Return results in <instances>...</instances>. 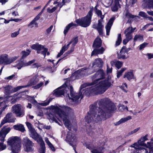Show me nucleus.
<instances>
[{
    "mask_svg": "<svg viewBox=\"0 0 153 153\" xmlns=\"http://www.w3.org/2000/svg\"><path fill=\"white\" fill-rule=\"evenodd\" d=\"M100 107L95 105L91 106L90 110L85 117L88 123H94L105 119L106 113L114 110V105L108 98L101 99L98 102Z\"/></svg>",
    "mask_w": 153,
    "mask_h": 153,
    "instance_id": "f257e3e1",
    "label": "nucleus"
},
{
    "mask_svg": "<svg viewBox=\"0 0 153 153\" xmlns=\"http://www.w3.org/2000/svg\"><path fill=\"white\" fill-rule=\"evenodd\" d=\"M105 77V74L103 70L100 69L91 76L92 82L89 85H94V86L86 88L82 91L83 94L88 96L90 94L96 95L103 94L111 86V83L108 80H100Z\"/></svg>",
    "mask_w": 153,
    "mask_h": 153,
    "instance_id": "f03ea898",
    "label": "nucleus"
},
{
    "mask_svg": "<svg viewBox=\"0 0 153 153\" xmlns=\"http://www.w3.org/2000/svg\"><path fill=\"white\" fill-rule=\"evenodd\" d=\"M47 109H51L56 112V113L62 119L65 126L70 130L72 126L71 120L74 114L73 110L70 107L51 105L48 107Z\"/></svg>",
    "mask_w": 153,
    "mask_h": 153,
    "instance_id": "7ed1b4c3",
    "label": "nucleus"
},
{
    "mask_svg": "<svg viewBox=\"0 0 153 153\" xmlns=\"http://www.w3.org/2000/svg\"><path fill=\"white\" fill-rule=\"evenodd\" d=\"M7 143L11 147L12 152L14 153H18L20 151L21 146L18 137L15 136L10 137L8 139Z\"/></svg>",
    "mask_w": 153,
    "mask_h": 153,
    "instance_id": "20e7f679",
    "label": "nucleus"
},
{
    "mask_svg": "<svg viewBox=\"0 0 153 153\" xmlns=\"http://www.w3.org/2000/svg\"><path fill=\"white\" fill-rule=\"evenodd\" d=\"M92 15V11L90 10L85 17L76 19V22L80 26L85 27H87L91 23Z\"/></svg>",
    "mask_w": 153,
    "mask_h": 153,
    "instance_id": "39448f33",
    "label": "nucleus"
},
{
    "mask_svg": "<svg viewBox=\"0 0 153 153\" xmlns=\"http://www.w3.org/2000/svg\"><path fill=\"white\" fill-rule=\"evenodd\" d=\"M78 42V37H76L73 38L71 40V41L69 42L67 45H65L62 47L60 51V52L58 54L57 57H59L62 55L63 53L68 48L69 45L71 44V50L68 51L67 53L68 54H70L71 52H73L74 50V48L75 46Z\"/></svg>",
    "mask_w": 153,
    "mask_h": 153,
    "instance_id": "423d86ee",
    "label": "nucleus"
},
{
    "mask_svg": "<svg viewBox=\"0 0 153 153\" xmlns=\"http://www.w3.org/2000/svg\"><path fill=\"white\" fill-rule=\"evenodd\" d=\"M147 140L146 136L141 137L140 139L138 140L137 142L134 143L133 145L131 146L130 147H132L133 149H132L134 153H139L140 151L142 150L143 148L140 146H146L147 144L145 143L144 142Z\"/></svg>",
    "mask_w": 153,
    "mask_h": 153,
    "instance_id": "0eeeda50",
    "label": "nucleus"
},
{
    "mask_svg": "<svg viewBox=\"0 0 153 153\" xmlns=\"http://www.w3.org/2000/svg\"><path fill=\"white\" fill-rule=\"evenodd\" d=\"M19 56H14L8 58V55L7 54H3L0 55V65L3 64L4 65H9L16 60Z\"/></svg>",
    "mask_w": 153,
    "mask_h": 153,
    "instance_id": "6e6552de",
    "label": "nucleus"
},
{
    "mask_svg": "<svg viewBox=\"0 0 153 153\" xmlns=\"http://www.w3.org/2000/svg\"><path fill=\"white\" fill-rule=\"evenodd\" d=\"M11 111L17 117H22L25 114L24 108L20 104H17L13 105L12 107Z\"/></svg>",
    "mask_w": 153,
    "mask_h": 153,
    "instance_id": "1a4fd4ad",
    "label": "nucleus"
},
{
    "mask_svg": "<svg viewBox=\"0 0 153 153\" xmlns=\"http://www.w3.org/2000/svg\"><path fill=\"white\" fill-rule=\"evenodd\" d=\"M31 48L33 49L36 50L38 53H41L45 57L46 54L47 55H50V53L48 51V49L45 48L44 46L38 44L33 45L31 46Z\"/></svg>",
    "mask_w": 153,
    "mask_h": 153,
    "instance_id": "9d476101",
    "label": "nucleus"
},
{
    "mask_svg": "<svg viewBox=\"0 0 153 153\" xmlns=\"http://www.w3.org/2000/svg\"><path fill=\"white\" fill-rule=\"evenodd\" d=\"M70 97L68 95V97L70 100L74 102L78 101L80 99V100L83 98L82 94L80 93H76L73 91V88L72 86H70Z\"/></svg>",
    "mask_w": 153,
    "mask_h": 153,
    "instance_id": "9b49d317",
    "label": "nucleus"
},
{
    "mask_svg": "<svg viewBox=\"0 0 153 153\" xmlns=\"http://www.w3.org/2000/svg\"><path fill=\"white\" fill-rule=\"evenodd\" d=\"M96 12L98 16L100 17L101 19L98 20V23L97 29L98 30L99 34L100 35H102L103 34L102 28L103 26L102 25V19L104 17L105 13L102 14V12L100 10H96Z\"/></svg>",
    "mask_w": 153,
    "mask_h": 153,
    "instance_id": "f8f14e48",
    "label": "nucleus"
},
{
    "mask_svg": "<svg viewBox=\"0 0 153 153\" xmlns=\"http://www.w3.org/2000/svg\"><path fill=\"white\" fill-rule=\"evenodd\" d=\"M66 140L69 143L70 145L73 148L76 153H77L74 149V146L76 144V139L74 134L71 132H69L67 134L66 137Z\"/></svg>",
    "mask_w": 153,
    "mask_h": 153,
    "instance_id": "ddd939ff",
    "label": "nucleus"
},
{
    "mask_svg": "<svg viewBox=\"0 0 153 153\" xmlns=\"http://www.w3.org/2000/svg\"><path fill=\"white\" fill-rule=\"evenodd\" d=\"M13 114L11 113H8L4 117L0 124V127H1L5 123H13L15 122L16 118L12 117Z\"/></svg>",
    "mask_w": 153,
    "mask_h": 153,
    "instance_id": "4468645a",
    "label": "nucleus"
},
{
    "mask_svg": "<svg viewBox=\"0 0 153 153\" xmlns=\"http://www.w3.org/2000/svg\"><path fill=\"white\" fill-rule=\"evenodd\" d=\"M23 141L25 151L27 152L31 151L32 150V147L34 146V143L27 137L24 138Z\"/></svg>",
    "mask_w": 153,
    "mask_h": 153,
    "instance_id": "2eb2a0df",
    "label": "nucleus"
},
{
    "mask_svg": "<svg viewBox=\"0 0 153 153\" xmlns=\"http://www.w3.org/2000/svg\"><path fill=\"white\" fill-rule=\"evenodd\" d=\"M68 89L67 87L62 86L54 91L53 95L57 97L63 95L65 93H66V91Z\"/></svg>",
    "mask_w": 153,
    "mask_h": 153,
    "instance_id": "dca6fc26",
    "label": "nucleus"
},
{
    "mask_svg": "<svg viewBox=\"0 0 153 153\" xmlns=\"http://www.w3.org/2000/svg\"><path fill=\"white\" fill-rule=\"evenodd\" d=\"M130 48H127L126 47L123 46L120 52L117 54V58L118 59H125L127 57L126 56V54L130 50Z\"/></svg>",
    "mask_w": 153,
    "mask_h": 153,
    "instance_id": "f3484780",
    "label": "nucleus"
},
{
    "mask_svg": "<svg viewBox=\"0 0 153 153\" xmlns=\"http://www.w3.org/2000/svg\"><path fill=\"white\" fill-rule=\"evenodd\" d=\"M10 130V127H4L0 131V141H4V138Z\"/></svg>",
    "mask_w": 153,
    "mask_h": 153,
    "instance_id": "a211bd4d",
    "label": "nucleus"
},
{
    "mask_svg": "<svg viewBox=\"0 0 153 153\" xmlns=\"http://www.w3.org/2000/svg\"><path fill=\"white\" fill-rule=\"evenodd\" d=\"M43 11H42L29 23L28 25V26L31 28L33 27H38V21L40 17V15L42 13Z\"/></svg>",
    "mask_w": 153,
    "mask_h": 153,
    "instance_id": "6ab92c4d",
    "label": "nucleus"
},
{
    "mask_svg": "<svg viewBox=\"0 0 153 153\" xmlns=\"http://www.w3.org/2000/svg\"><path fill=\"white\" fill-rule=\"evenodd\" d=\"M142 6L143 9H153V0H143Z\"/></svg>",
    "mask_w": 153,
    "mask_h": 153,
    "instance_id": "aec40b11",
    "label": "nucleus"
},
{
    "mask_svg": "<svg viewBox=\"0 0 153 153\" xmlns=\"http://www.w3.org/2000/svg\"><path fill=\"white\" fill-rule=\"evenodd\" d=\"M30 137L39 143L40 144V147H43L45 145L42 137L37 133Z\"/></svg>",
    "mask_w": 153,
    "mask_h": 153,
    "instance_id": "412c9836",
    "label": "nucleus"
},
{
    "mask_svg": "<svg viewBox=\"0 0 153 153\" xmlns=\"http://www.w3.org/2000/svg\"><path fill=\"white\" fill-rule=\"evenodd\" d=\"M115 19V17L111 18L109 20L107 25L105 26V27L106 31V34L107 35H108L109 34L111 27L113 24L114 21Z\"/></svg>",
    "mask_w": 153,
    "mask_h": 153,
    "instance_id": "4be33fe9",
    "label": "nucleus"
},
{
    "mask_svg": "<svg viewBox=\"0 0 153 153\" xmlns=\"http://www.w3.org/2000/svg\"><path fill=\"white\" fill-rule=\"evenodd\" d=\"M103 62L100 58L96 59L93 63L92 67L95 68L96 67L101 68L103 65Z\"/></svg>",
    "mask_w": 153,
    "mask_h": 153,
    "instance_id": "5701e85b",
    "label": "nucleus"
},
{
    "mask_svg": "<svg viewBox=\"0 0 153 153\" xmlns=\"http://www.w3.org/2000/svg\"><path fill=\"white\" fill-rule=\"evenodd\" d=\"M26 124L29 129L30 137L37 133L31 124L28 122H26Z\"/></svg>",
    "mask_w": 153,
    "mask_h": 153,
    "instance_id": "b1692460",
    "label": "nucleus"
},
{
    "mask_svg": "<svg viewBox=\"0 0 153 153\" xmlns=\"http://www.w3.org/2000/svg\"><path fill=\"white\" fill-rule=\"evenodd\" d=\"M38 81L39 80L37 78V76H34L30 78L26 85L27 86V87L31 86L36 84Z\"/></svg>",
    "mask_w": 153,
    "mask_h": 153,
    "instance_id": "393cba45",
    "label": "nucleus"
},
{
    "mask_svg": "<svg viewBox=\"0 0 153 153\" xmlns=\"http://www.w3.org/2000/svg\"><path fill=\"white\" fill-rule=\"evenodd\" d=\"M16 63V64L13 66V67L16 68L19 70L22 67H26L25 61L19 60L17 61Z\"/></svg>",
    "mask_w": 153,
    "mask_h": 153,
    "instance_id": "a878e982",
    "label": "nucleus"
},
{
    "mask_svg": "<svg viewBox=\"0 0 153 153\" xmlns=\"http://www.w3.org/2000/svg\"><path fill=\"white\" fill-rule=\"evenodd\" d=\"M147 148V149H145L143 148L142 150H145L146 153H153V146L151 142L150 143L148 142L147 146H146Z\"/></svg>",
    "mask_w": 153,
    "mask_h": 153,
    "instance_id": "bb28decb",
    "label": "nucleus"
},
{
    "mask_svg": "<svg viewBox=\"0 0 153 153\" xmlns=\"http://www.w3.org/2000/svg\"><path fill=\"white\" fill-rule=\"evenodd\" d=\"M101 45L102 40L99 36H97L94 42L93 46L95 48H99L101 46Z\"/></svg>",
    "mask_w": 153,
    "mask_h": 153,
    "instance_id": "cd10ccee",
    "label": "nucleus"
},
{
    "mask_svg": "<svg viewBox=\"0 0 153 153\" xmlns=\"http://www.w3.org/2000/svg\"><path fill=\"white\" fill-rule=\"evenodd\" d=\"M105 50V49L102 47H101L100 48H96L92 51L91 53V55H96L97 54H102L103 53Z\"/></svg>",
    "mask_w": 153,
    "mask_h": 153,
    "instance_id": "c85d7f7f",
    "label": "nucleus"
},
{
    "mask_svg": "<svg viewBox=\"0 0 153 153\" xmlns=\"http://www.w3.org/2000/svg\"><path fill=\"white\" fill-rule=\"evenodd\" d=\"M105 145L103 144L102 145V146H100L99 148H94L93 149H92L91 146L88 145H87L86 146V147L87 148L91 150V151L94 149H96L99 152L101 151H102V152H103L104 150V152L106 153L105 152Z\"/></svg>",
    "mask_w": 153,
    "mask_h": 153,
    "instance_id": "c756f323",
    "label": "nucleus"
},
{
    "mask_svg": "<svg viewBox=\"0 0 153 153\" xmlns=\"http://www.w3.org/2000/svg\"><path fill=\"white\" fill-rule=\"evenodd\" d=\"M131 117L130 116H128L127 117L121 118L119 121L116 123L115 125H118L121 123H124L127 121L131 120Z\"/></svg>",
    "mask_w": 153,
    "mask_h": 153,
    "instance_id": "7c9ffc66",
    "label": "nucleus"
},
{
    "mask_svg": "<svg viewBox=\"0 0 153 153\" xmlns=\"http://www.w3.org/2000/svg\"><path fill=\"white\" fill-rule=\"evenodd\" d=\"M77 26V25L76 24H74L73 22L71 23L68 24V25L65 27L64 31V33L65 35H66V33L68 32L71 28H72L74 27H76Z\"/></svg>",
    "mask_w": 153,
    "mask_h": 153,
    "instance_id": "2f4dec72",
    "label": "nucleus"
},
{
    "mask_svg": "<svg viewBox=\"0 0 153 153\" xmlns=\"http://www.w3.org/2000/svg\"><path fill=\"white\" fill-rule=\"evenodd\" d=\"M7 107V105L4 102H0V118L1 117L3 111Z\"/></svg>",
    "mask_w": 153,
    "mask_h": 153,
    "instance_id": "473e14b6",
    "label": "nucleus"
},
{
    "mask_svg": "<svg viewBox=\"0 0 153 153\" xmlns=\"http://www.w3.org/2000/svg\"><path fill=\"white\" fill-rule=\"evenodd\" d=\"M13 127L14 129L20 131L22 132H24L25 131L24 126L21 124L19 125H15Z\"/></svg>",
    "mask_w": 153,
    "mask_h": 153,
    "instance_id": "72a5a7b5",
    "label": "nucleus"
},
{
    "mask_svg": "<svg viewBox=\"0 0 153 153\" xmlns=\"http://www.w3.org/2000/svg\"><path fill=\"white\" fill-rule=\"evenodd\" d=\"M126 38L124 39L123 41V43L124 45H126L128 42L132 39V34H125Z\"/></svg>",
    "mask_w": 153,
    "mask_h": 153,
    "instance_id": "f704fd0d",
    "label": "nucleus"
},
{
    "mask_svg": "<svg viewBox=\"0 0 153 153\" xmlns=\"http://www.w3.org/2000/svg\"><path fill=\"white\" fill-rule=\"evenodd\" d=\"M87 68H82L76 71L74 75H76L77 74L79 75H82L84 74V73L85 72Z\"/></svg>",
    "mask_w": 153,
    "mask_h": 153,
    "instance_id": "c9c22d12",
    "label": "nucleus"
},
{
    "mask_svg": "<svg viewBox=\"0 0 153 153\" xmlns=\"http://www.w3.org/2000/svg\"><path fill=\"white\" fill-rule=\"evenodd\" d=\"M137 40L143 41V36L139 34L136 35L134 37V41L135 42Z\"/></svg>",
    "mask_w": 153,
    "mask_h": 153,
    "instance_id": "e433bc0d",
    "label": "nucleus"
},
{
    "mask_svg": "<svg viewBox=\"0 0 153 153\" xmlns=\"http://www.w3.org/2000/svg\"><path fill=\"white\" fill-rule=\"evenodd\" d=\"M124 78H126L130 80L134 78L133 74L132 72H129L125 74Z\"/></svg>",
    "mask_w": 153,
    "mask_h": 153,
    "instance_id": "4c0bfd02",
    "label": "nucleus"
},
{
    "mask_svg": "<svg viewBox=\"0 0 153 153\" xmlns=\"http://www.w3.org/2000/svg\"><path fill=\"white\" fill-rule=\"evenodd\" d=\"M120 0H115V4L114 5L112 10H118L120 8L119 1Z\"/></svg>",
    "mask_w": 153,
    "mask_h": 153,
    "instance_id": "58836bf2",
    "label": "nucleus"
},
{
    "mask_svg": "<svg viewBox=\"0 0 153 153\" xmlns=\"http://www.w3.org/2000/svg\"><path fill=\"white\" fill-rule=\"evenodd\" d=\"M30 52V51L29 50H27V52L25 51H22V56L21 60L25 58L28 55Z\"/></svg>",
    "mask_w": 153,
    "mask_h": 153,
    "instance_id": "ea45409f",
    "label": "nucleus"
},
{
    "mask_svg": "<svg viewBox=\"0 0 153 153\" xmlns=\"http://www.w3.org/2000/svg\"><path fill=\"white\" fill-rule=\"evenodd\" d=\"M133 32L132 27L131 26H130L125 30L124 33L127 34H132L131 33Z\"/></svg>",
    "mask_w": 153,
    "mask_h": 153,
    "instance_id": "a19ab883",
    "label": "nucleus"
},
{
    "mask_svg": "<svg viewBox=\"0 0 153 153\" xmlns=\"http://www.w3.org/2000/svg\"><path fill=\"white\" fill-rule=\"evenodd\" d=\"M122 41V38L121 37V34H119L118 35L117 40L116 41V46H118L120 44V43Z\"/></svg>",
    "mask_w": 153,
    "mask_h": 153,
    "instance_id": "79ce46f5",
    "label": "nucleus"
},
{
    "mask_svg": "<svg viewBox=\"0 0 153 153\" xmlns=\"http://www.w3.org/2000/svg\"><path fill=\"white\" fill-rule=\"evenodd\" d=\"M125 16L126 17L130 18L133 19L135 17H138V16H135L134 15H132L130 13H129L128 11H126L125 13Z\"/></svg>",
    "mask_w": 153,
    "mask_h": 153,
    "instance_id": "37998d69",
    "label": "nucleus"
},
{
    "mask_svg": "<svg viewBox=\"0 0 153 153\" xmlns=\"http://www.w3.org/2000/svg\"><path fill=\"white\" fill-rule=\"evenodd\" d=\"M123 62H122L120 61H115V66L118 69H119L123 65Z\"/></svg>",
    "mask_w": 153,
    "mask_h": 153,
    "instance_id": "c03bdc74",
    "label": "nucleus"
},
{
    "mask_svg": "<svg viewBox=\"0 0 153 153\" xmlns=\"http://www.w3.org/2000/svg\"><path fill=\"white\" fill-rule=\"evenodd\" d=\"M126 69V68H123L119 71H117V77L119 78L122 74L123 73Z\"/></svg>",
    "mask_w": 153,
    "mask_h": 153,
    "instance_id": "a18cd8bd",
    "label": "nucleus"
},
{
    "mask_svg": "<svg viewBox=\"0 0 153 153\" xmlns=\"http://www.w3.org/2000/svg\"><path fill=\"white\" fill-rule=\"evenodd\" d=\"M148 43L144 42L141 44L139 46V49L141 51L143 50L147 45Z\"/></svg>",
    "mask_w": 153,
    "mask_h": 153,
    "instance_id": "49530a36",
    "label": "nucleus"
},
{
    "mask_svg": "<svg viewBox=\"0 0 153 153\" xmlns=\"http://www.w3.org/2000/svg\"><path fill=\"white\" fill-rule=\"evenodd\" d=\"M44 82H41L37 84L36 85L33 87V88L34 89H38L41 87L43 85Z\"/></svg>",
    "mask_w": 153,
    "mask_h": 153,
    "instance_id": "de8ad7c7",
    "label": "nucleus"
},
{
    "mask_svg": "<svg viewBox=\"0 0 153 153\" xmlns=\"http://www.w3.org/2000/svg\"><path fill=\"white\" fill-rule=\"evenodd\" d=\"M51 100V99H49L48 101L43 102L40 103H39V104L42 106H46L49 104Z\"/></svg>",
    "mask_w": 153,
    "mask_h": 153,
    "instance_id": "09e8293b",
    "label": "nucleus"
},
{
    "mask_svg": "<svg viewBox=\"0 0 153 153\" xmlns=\"http://www.w3.org/2000/svg\"><path fill=\"white\" fill-rule=\"evenodd\" d=\"M20 30V29H19L18 31L12 33L11 34V37L12 38L16 37L19 33Z\"/></svg>",
    "mask_w": 153,
    "mask_h": 153,
    "instance_id": "8fccbe9b",
    "label": "nucleus"
},
{
    "mask_svg": "<svg viewBox=\"0 0 153 153\" xmlns=\"http://www.w3.org/2000/svg\"><path fill=\"white\" fill-rule=\"evenodd\" d=\"M3 88H4L5 92L7 93H9L10 90L11 88L12 87L11 86L8 85L5 87H3Z\"/></svg>",
    "mask_w": 153,
    "mask_h": 153,
    "instance_id": "3c124183",
    "label": "nucleus"
},
{
    "mask_svg": "<svg viewBox=\"0 0 153 153\" xmlns=\"http://www.w3.org/2000/svg\"><path fill=\"white\" fill-rule=\"evenodd\" d=\"M36 61L35 59H33L31 61H30L28 62H27L25 61V63L26 66H28L30 65L31 64L33 63Z\"/></svg>",
    "mask_w": 153,
    "mask_h": 153,
    "instance_id": "603ef678",
    "label": "nucleus"
},
{
    "mask_svg": "<svg viewBox=\"0 0 153 153\" xmlns=\"http://www.w3.org/2000/svg\"><path fill=\"white\" fill-rule=\"evenodd\" d=\"M6 148V146L4 144L2 143H0V151L5 149Z\"/></svg>",
    "mask_w": 153,
    "mask_h": 153,
    "instance_id": "864d4df0",
    "label": "nucleus"
},
{
    "mask_svg": "<svg viewBox=\"0 0 153 153\" xmlns=\"http://www.w3.org/2000/svg\"><path fill=\"white\" fill-rule=\"evenodd\" d=\"M16 76L15 74H14L8 77H6L5 78V79H9V80H12L13 78H15V77Z\"/></svg>",
    "mask_w": 153,
    "mask_h": 153,
    "instance_id": "5fc2aeb1",
    "label": "nucleus"
},
{
    "mask_svg": "<svg viewBox=\"0 0 153 153\" xmlns=\"http://www.w3.org/2000/svg\"><path fill=\"white\" fill-rule=\"evenodd\" d=\"M140 129V128H138L131 131L129 133V135H131L137 132Z\"/></svg>",
    "mask_w": 153,
    "mask_h": 153,
    "instance_id": "6e6d98bb",
    "label": "nucleus"
},
{
    "mask_svg": "<svg viewBox=\"0 0 153 153\" xmlns=\"http://www.w3.org/2000/svg\"><path fill=\"white\" fill-rule=\"evenodd\" d=\"M145 55L147 57L148 59L153 58V53H147Z\"/></svg>",
    "mask_w": 153,
    "mask_h": 153,
    "instance_id": "4d7b16f0",
    "label": "nucleus"
},
{
    "mask_svg": "<svg viewBox=\"0 0 153 153\" xmlns=\"http://www.w3.org/2000/svg\"><path fill=\"white\" fill-rule=\"evenodd\" d=\"M45 145H44L43 147L41 146L40 147V153H45Z\"/></svg>",
    "mask_w": 153,
    "mask_h": 153,
    "instance_id": "13d9d810",
    "label": "nucleus"
},
{
    "mask_svg": "<svg viewBox=\"0 0 153 153\" xmlns=\"http://www.w3.org/2000/svg\"><path fill=\"white\" fill-rule=\"evenodd\" d=\"M48 119H51L52 120H55V118L54 117V116L51 113H49L48 114Z\"/></svg>",
    "mask_w": 153,
    "mask_h": 153,
    "instance_id": "bf43d9fd",
    "label": "nucleus"
},
{
    "mask_svg": "<svg viewBox=\"0 0 153 153\" xmlns=\"http://www.w3.org/2000/svg\"><path fill=\"white\" fill-rule=\"evenodd\" d=\"M139 14L140 16L144 17L147 18V17L146 14L143 12H140Z\"/></svg>",
    "mask_w": 153,
    "mask_h": 153,
    "instance_id": "052dcab7",
    "label": "nucleus"
},
{
    "mask_svg": "<svg viewBox=\"0 0 153 153\" xmlns=\"http://www.w3.org/2000/svg\"><path fill=\"white\" fill-rule=\"evenodd\" d=\"M91 152H92V153H105L104 152V150L103 152L101 151L99 152L96 149H94L92 150Z\"/></svg>",
    "mask_w": 153,
    "mask_h": 153,
    "instance_id": "680f3d73",
    "label": "nucleus"
},
{
    "mask_svg": "<svg viewBox=\"0 0 153 153\" xmlns=\"http://www.w3.org/2000/svg\"><path fill=\"white\" fill-rule=\"evenodd\" d=\"M119 108L120 110H121L122 109L124 110L125 108L127 111H128V107L127 106L125 107V106L123 105H122L120 106Z\"/></svg>",
    "mask_w": 153,
    "mask_h": 153,
    "instance_id": "e2e57ef3",
    "label": "nucleus"
},
{
    "mask_svg": "<svg viewBox=\"0 0 153 153\" xmlns=\"http://www.w3.org/2000/svg\"><path fill=\"white\" fill-rule=\"evenodd\" d=\"M53 26L51 25L49 28H48L46 32L48 33H49L51 31Z\"/></svg>",
    "mask_w": 153,
    "mask_h": 153,
    "instance_id": "0e129e2a",
    "label": "nucleus"
},
{
    "mask_svg": "<svg viewBox=\"0 0 153 153\" xmlns=\"http://www.w3.org/2000/svg\"><path fill=\"white\" fill-rule=\"evenodd\" d=\"M40 66V65L38 63H36L33 64V68L38 67Z\"/></svg>",
    "mask_w": 153,
    "mask_h": 153,
    "instance_id": "69168bd1",
    "label": "nucleus"
},
{
    "mask_svg": "<svg viewBox=\"0 0 153 153\" xmlns=\"http://www.w3.org/2000/svg\"><path fill=\"white\" fill-rule=\"evenodd\" d=\"M49 147L51 148V149L53 151H55V149L52 145V144L51 143L49 144L48 145Z\"/></svg>",
    "mask_w": 153,
    "mask_h": 153,
    "instance_id": "338daca9",
    "label": "nucleus"
},
{
    "mask_svg": "<svg viewBox=\"0 0 153 153\" xmlns=\"http://www.w3.org/2000/svg\"><path fill=\"white\" fill-rule=\"evenodd\" d=\"M51 126H44L43 127V128L46 129H49L51 128Z\"/></svg>",
    "mask_w": 153,
    "mask_h": 153,
    "instance_id": "774afa93",
    "label": "nucleus"
}]
</instances>
